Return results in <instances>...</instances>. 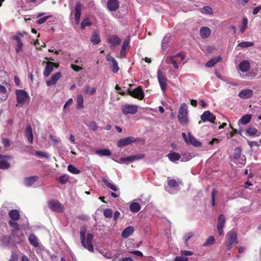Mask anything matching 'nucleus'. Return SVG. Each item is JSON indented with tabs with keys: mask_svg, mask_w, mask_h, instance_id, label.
<instances>
[{
	"mask_svg": "<svg viewBox=\"0 0 261 261\" xmlns=\"http://www.w3.org/2000/svg\"><path fill=\"white\" fill-rule=\"evenodd\" d=\"M140 139L134 137L129 136L119 140L117 142V145L118 147H122L130 145L133 143L139 142Z\"/></svg>",
	"mask_w": 261,
	"mask_h": 261,
	"instance_id": "obj_5",
	"label": "nucleus"
},
{
	"mask_svg": "<svg viewBox=\"0 0 261 261\" xmlns=\"http://www.w3.org/2000/svg\"><path fill=\"white\" fill-rule=\"evenodd\" d=\"M13 38H14V39L16 40L17 43V45L16 48V51L17 53H19L22 49L23 43H22V41H21L20 38L19 36H15Z\"/></svg>",
	"mask_w": 261,
	"mask_h": 261,
	"instance_id": "obj_37",
	"label": "nucleus"
},
{
	"mask_svg": "<svg viewBox=\"0 0 261 261\" xmlns=\"http://www.w3.org/2000/svg\"><path fill=\"white\" fill-rule=\"evenodd\" d=\"M248 24V19L247 18H244L242 20V26L240 28V32L242 33H243L245 32V30Z\"/></svg>",
	"mask_w": 261,
	"mask_h": 261,
	"instance_id": "obj_50",
	"label": "nucleus"
},
{
	"mask_svg": "<svg viewBox=\"0 0 261 261\" xmlns=\"http://www.w3.org/2000/svg\"><path fill=\"white\" fill-rule=\"evenodd\" d=\"M251 118L252 116L250 114L245 115L239 120V123H241L243 125L246 124L250 121Z\"/></svg>",
	"mask_w": 261,
	"mask_h": 261,
	"instance_id": "obj_35",
	"label": "nucleus"
},
{
	"mask_svg": "<svg viewBox=\"0 0 261 261\" xmlns=\"http://www.w3.org/2000/svg\"><path fill=\"white\" fill-rule=\"evenodd\" d=\"M250 66V64L247 60L242 61L239 65L240 70L243 72H247L249 69Z\"/></svg>",
	"mask_w": 261,
	"mask_h": 261,
	"instance_id": "obj_25",
	"label": "nucleus"
},
{
	"mask_svg": "<svg viewBox=\"0 0 261 261\" xmlns=\"http://www.w3.org/2000/svg\"><path fill=\"white\" fill-rule=\"evenodd\" d=\"M38 177L36 176H30L24 179V183L28 187H31L37 180Z\"/></svg>",
	"mask_w": 261,
	"mask_h": 261,
	"instance_id": "obj_32",
	"label": "nucleus"
},
{
	"mask_svg": "<svg viewBox=\"0 0 261 261\" xmlns=\"http://www.w3.org/2000/svg\"><path fill=\"white\" fill-rule=\"evenodd\" d=\"M95 153L100 156H110L111 155V152L108 149H99L96 150Z\"/></svg>",
	"mask_w": 261,
	"mask_h": 261,
	"instance_id": "obj_36",
	"label": "nucleus"
},
{
	"mask_svg": "<svg viewBox=\"0 0 261 261\" xmlns=\"http://www.w3.org/2000/svg\"><path fill=\"white\" fill-rule=\"evenodd\" d=\"M193 236V233L192 232H190L184 236L183 240L186 246H188V241Z\"/></svg>",
	"mask_w": 261,
	"mask_h": 261,
	"instance_id": "obj_47",
	"label": "nucleus"
},
{
	"mask_svg": "<svg viewBox=\"0 0 261 261\" xmlns=\"http://www.w3.org/2000/svg\"><path fill=\"white\" fill-rule=\"evenodd\" d=\"M92 22L89 20V18H85L83 20L81 24V28L82 29H84L86 27L91 26Z\"/></svg>",
	"mask_w": 261,
	"mask_h": 261,
	"instance_id": "obj_44",
	"label": "nucleus"
},
{
	"mask_svg": "<svg viewBox=\"0 0 261 261\" xmlns=\"http://www.w3.org/2000/svg\"><path fill=\"white\" fill-rule=\"evenodd\" d=\"M18 259V256L15 252H12L9 261H17Z\"/></svg>",
	"mask_w": 261,
	"mask_h": 261,
	"instance_id": "obj_64",
	"label": "nucleus"
},
{
	"mask_svg": "<svg viewBox=\"0 0 261 261\" xmlns=\"http://www.w3.org/2000/svg\"><path fill=\"white\" fill-rule=\"evenodd\" d=\"M112 66H111V70L113 73H117L119 68L118 67V63L116 61H114V62L112 63Z\"/></svg>",
	"mask_w": 261,
	"mask_h": 261,
	"instance_id": "obj_54",
	"label": "nucleus"
},
{
	"mask_svg": "<svg viewBox=\"0 0 261 261\" xmlns=\"http://www.w3.org/2000/svg\"><path fill=\"white\" fill-rule=\"evenodd\" d=\"M108 42L111 44V46H115L120 44L121 40L117 35H113L108 38Z\"/></svg>",
	"mask_w": 261,
	"mask_h": 261,
	"instance_id": "obj_19",
	"label": "nucleus"
},
{
	"mask_svg": "<svg viewBox=\"0 0 261 261\" xmlns=\"http://www.w3.org/2000/svg\"><path fill=\"white\" fill-rule=\"evenodd\" d=\"M9 225L13 228V230H17L20 229L18 223L13 220H10L9 221Z\"/></svg>",
	"mask_w": 261,
	"mask_h": 261,
	"instance_id": "obj_46",
	"label": "nucleus"
},
{
	"mask_svg": "<svg viewBox=\"0 0 261 261\" xmlns=\"http://www.w3.org/2000/svg\"><path fill=\"white\" fill-rule=\"evenodd\" d=\"M134 231V228L132 226H129L126 227L122 232V237L125 239L127 238L133 233Z\"/></svg>",
	"mask_w": 261,
	"mask_h": 261,
	"instance_id": "obj_23",
	"label": "nucleus"
},
{
	"mask_svg": "<svg viewBox=\"0 0 261 261\" xmlns=\"http://www.w3.org/2000/svg\"><path fill=\"white\" fill-rule=\"evenodd\" d=\"M225 223L226 219L225 216L223 214H220L219 216L217 225V228L219 236L223 234V228L225 226Z\"/></svg>",
	"mask_w": 261,
	"mask_h": 261,
	"instance_id": "obj_11",
	"label": "nucleus"
},
{
	"mask_svg": "<svg viewBox=\"0 0 261 261\" xmlns=\"http://www.w3.org/2000/svg\"><path fill=\"white\" fill-rule=\"evenodd\" d=\"M119 4L118 0H109L107 3V8L110 11H115L119 8Z\"/></svg>",
	"mask_w": 261,
	"mask_h": 261,
	"instance_id": "obj_16",
	"label": "nucleus"
},
{
	"mask_svg": "<svg viewBox=\"0 0 261 261\" xmlns=\"http://www.w3.org/2000/svg\"><path fill=\"white\" fill-rule=\"evenodd\" d=\"M29 241L30 244L35 247H37L39 246L38 241L36 237V236L31 233L29 237Z\"/></svg>",
	"mask_w": 261,
	"mask_h": 261,
	"instance_id": "obj_34",
	"label": "nucleus"
},
{
	"mask_svg": "<svg viewBox=\"0 0 261 261\" xmlns=\"http://www.w3.org/2000/svg\"><path fill=\"white\" fill-rule=\"evenodd\" d=\"M133 162V160L132 158V155L125 157V158H121L120 159L119 161H118L119 163L122 164V163H126L128 164L129 163H132Z\"/></svg>",
	"mask_w": 261,
	"mask_h": 261,
	"instance_id": "obj_41",
	"label": "nucleus"
},
{
	"mask_svg": "<svg viewBox=\"0 0 261 261\" xmlns=\"http://www.w3.org/2000/svg\"><path fill=\"white\" fill-rule=\"evenodd\" d=\"M48 206L54 212H62L64 209L62 203L55 200H50L48 202Z\"/></svg>",
	"mask_w": 261,
	"mask_h": 261,
	"instance_id": "obj_8",
	"label": "nucleus"
},
{
	"mask_svg": "<svg viewBox=\"0 0 261 261\" xmlns=\"http://www.w3.org/2000/svg\"><path fill=\"white\" fill-rule=\"evenodd\" d=\"M83 247L90 252H93L94 251V248L92 243V241L86 240V243L85 242V246Z\"/></svg>",
	"mask_w": 261,
	"mask_h": 261,
	"instance_id": "obj_49",
	"label": "nucleus"
},
{
	"mask_svg": "<svg viewBox=\"0 0 261 261\" xmlns=\"http://www.w3.org/2000/svg\"><path fill=\"white\" fill-rule=\"evenodd\" d=\"M233 158L235 162L238 164L244 165L246 163V158L242 154V149L241 147H237L234 149Z\"/></svg>",
	"mask_w": 261,
	"mask_h": 261,
	"instance_id": "obj_7",
	"label": "nucleus"
},
{
	"mask_svg": "<svg viewBox=\"0 0 261 261\" xmlns=\"http://www.w3.org/2000/svg\"><path fill=\"white\" fill-rule=\"evenodd\" d=\"M258 74V70L257 69H252L249 73L248 75L254 77Z\"/></svg>",
	"mask_w": 261,
	"mask_h": 261,
	"instance_id": "obj_61",
	"label": "nucleus"
},
{
	"mask_svg": "<svg viewBox=\"0 0 261 261\" xmlns=\"http://www.w3.org/2000/svg\"><path fill=\"white\" fill-rule=\"evenodd\" d=\"M167 156L169 160L171 162H175L176 161L179 160L180 159V155L179 153L174 151L169 153L167 155Z\"/></svg>",
	"mask_w": 261,
	"mask_h": 261,
	"instance_id": "obj_31",
	"label": "nucleus"
},
{
	"mask_svg": "<svg viewBox=\"0 0 261 261\" xmlns=\"http://www.w3.org/2000/svg\"><path fill=\"white\" fill-rule=\"evenodd\" d=\"M199 33L201 38H207L211 35V30L207 27H202L200 29Z\"/></svg>",
	"mask_w": 261,
	"mask_h": 261,
	"instance_id": "obj_20",
	"label": "nucleus"
},
{
	"mask_svg": "<svg viewBox=\"0 0 261 261\" xmlns=\"http://www.w3.org/2000/svg\"><path fill=\"white\" fill-rule=\"evenodd\" d=\"M157 77L161 88L163 92H165L167 89V77L164 75L161 70H158L157 72Z\"/></svg>",
	"mask_w": 261,
	"mask_h": 261,
	"instance_id": "obj_10",
	"label": "nucleus"
},
{
	"mask_svg": "<svg viewBox=\"0 0 261 261\" xmlns=\"http://www.w3.org/2000/svg\"><path fill=\"white\" fill-rule=\"evenodd\" d=\"M138 106L133 105L125 104L122 106L121 110L124 115L135 114L138 111Z\"/></svg>",
	"mask_w": 261,
	"mask_h": 261,
	"instance_id": "obj_9",
	"label": "nucleus"
},
{
	"mask_svg": "<svg viewBox=\"0 0 261 261\" xmlns=\"http://www.w3.org/2000/svg\"><path fill=\"white\" fill-rule=\"evenodd\" d=\"M84 97L82 94H78L76 98V109H83L84 107Z\"/></svg>",
	"mask_w": 261,
	"mask_h": 261,
	"instance_id": "obj_30",
	"label": "nucleus"
},
{
	"mask_svg": "<svg viewBox=\"0 0 261 261\" xmlns=\"http://www.w3.org/2000/svg\"><path fill=\"white\" fill-rule=\"evenodd\" d=\"M130 42V36H127L125 37L122 46V48L127 49Z\"/></svg>",
	"mask_w": 261,
	"mask_h": 261,
	"instance_id": "obj_55",
	"label": "nucleus"
},
{
	"mask_svg": "<svg viewBox=\"0 0 261 261\" xmlns=\"http://www.w3.org/2000/svg\"><path fill=\"white\" fill-rule=\"evenodd\" d=\"M102 181L103 184L110 189L113 191L117 192L118 191V188L114 184L109 181L108 179L103 177L102 178Z\"/></svg>",
	"mask_w": 261,
	"mask_h": 261,
	"instance_id": "obj_28",
	"label": "nucleus"
},
{
	"mask_svg": "<svg viewBox=\"0 0 261 261\" xmlns=\"http://www.w3.org/2000/svg\"><path fill=\"white\" fill-rule=\"evenodd\" d=\"M228 242L226 244V247L227 250H230L232 248V246L234 244H237L238 243L237 240V233L233 230L229 231L226 236Z\"/></svg>",
	"mask_w": 261,
	"mask_h": 261,
	"instance_id": "obj_4",
	"label": "nucleus"
},
{
	"mask_svg": "<svg viewBox=\"0 0 261 261\" xmlns=\"http://www.w3.org/2000/svg\"><path fill=\"white\" fill-rule=\"evenodd\" d=\"M177 118L179 122L181 124H187L188 122V109L187 106L185 103L181 104L179 110Z\"/></svg>",
	"mask_w": 261,
	"mask_h": 261,
	"instance_id": "obj_3",
	"label": "nucleus"
},
{
	"mask_svg": "<svg viewBox=\"0 0 261 261\" xmlns=\"http://www.w3.org/2000/svg\"><path fill=\"white\" fill-rule=\"evenodd\" d=\"M246 131L249 136L255 135L257 132V129L253 126H249Z\"/></svg>",
	"mask_w": 261,
	"mask_h": 261,
	"instance_id": "obj_42",
	"label": "nucleus"
},
{
	"mask_svg": "<svg viewBox=\"0 0 261 261\" xmlns=\"http://www.w3.org/2000/svg\"><path fill=\"white\" fill-rule=\"evenodd\" d=\"M129 252L138 256L142 257L143 256L142 252L139 250L129 251Z\"/></svg>",
	"mask_w": 261,
	"mask_h": 261,
	"instance_id": "obj_62",
	"label": "nucleus"
},
{
	"mask_svg": "<svg viewBox=\"0 0 261 261\" xmlns=\"http://www.w3.org/2000/svg\"><path fill=\"white\" fill-rule=\"evenodd\" d=\"M9 216L11 220L16 221L20 218L19 212L17 210H12L9 212Z\"/></svg>",
	"mask_w": 261,
	"mask_h": 261,
	"instance_id": "obj_26",
	"label": "nucleus"
},
{
	"mask_svg": "<svg viewBox=\"0 0 261 261\" xmlns=\"http://www.w3.org/2000/svg\"><path fill=\"white\" fill-rule=\"evenodd\" d=\"M167 184L170 187L172 188L176 187L178 186L177 182L174 179H168Z\"/></svg>",
	"mask_w": 261,
	"mask_h": 261,
	"instance_id": "obj_56",
	"label": "nucleus"
},
{
	"mask_svg": "<svg viewBox=\"0 0 261 261\" xmlns=\"http://www.w3.org/2000/svg\"><path fill=\"white\" fill-rule=\"evenodd\" d=\"M85 93L87 94L93 95L96 91L95 88H91L89 85H86L85 86Z\"/></svg>",
	"mask_w": 261,
	"mask_h": 261,
	"instance_id": "obj_40",
	"label": "nucleus"
},
{
	"mask_svg": "<svg viewBox=\"0 0 261 261\" xmlns=\"http://www.w3.org/2000/svg\"><path fill=\"white\" fill-rule=\"evenodd\" d=\"M129 210L133 213H137L141 210V205L137 202H133L129 205Z\"/></svg>",
	"mask_w": 261,
	"mask_h": 261,
	"instance_id": "obj_33",
	"label": "nucleus"
},
{
	"mask_svg": "<svg viewBox=\"0 0 261 261\" xmlns=\"http://www.w3.org/2000/svg\"><path fill=\"white\" fill-rule=\"evenodd\" d=\"M185 55L179 53L174 56L167 57L165 61L167 64L171 63L175 69H178V64L185 59Z\"/></svg>",
	"mask_w": 261,
	"mask_h": 261,
	"instance_id": "obj_2",
	"label": "nucleus"
},
{
	"mask_svg": "<svg viewBox=\"0 0 261 261\" xmlns=\"http://www.w3.org/2000/svg\"><path fill=\"white\" fill-rule=\"evenodd\" d=\"M253 95V91L250 89H244L242 90L238 94V96L242 99H248Z\"/></svg>",
	"mask_w": 261,
	"mask_h": 261,
	"instance_id": "obj_14",
	"label": "nucleus"
},
{
	"mask_svg": "<svg viewBox=\"0 0 261 261\" xmlns=\"http://www.w3.org/2000/svg\"><path fill=\"white\" fill-rule=\"evenodd\" d=\"M132 156L133 162H134L135 160H139L144 159L145 157V154H136V155H132Z\"/></svg>",
	"mask_w": 261,
	"mask_h": 261,
	"instance_id": "obj_59",
	"label": "nucleus"
},
{
	"mask_svg": "<svg viewBox=\"0 0 261 261\" xmlns=\"http://www.w3.org/2000/svg\"><path fill=\"white\" fill-rule=\"evenodd\" d=\"M200 118L203 122L210 121L212 123H214L216 119L215 116L209 111H205L201 115Z\"/></svg>",
	"mask_w": 261,
	"mask_h": 261,
	"instance_id": "obj_13",
	"label": "nucleus"
},
{
	"mask_svg": "<svg viewBox=\"0 0 261 261\" xmlns=\"http://www.w3.org/2000/svg\"><path fill=\"white\" fill-rule=\"evenodd\" d=\"M127 91L130 96L135 98H137L139 100H142L144 98V92L141 86L138 87L133 90H132L130 89H128Z\"/></svg>",
	"mask_w": 261,
	"mask_h": 261,
	"instance_id": "obj_6",
	"label": "nucleus"
},
{
	"mask_svg": "<svg viewBox=\"0 0 261 261\" xmlns=\"http://www.w3.org/2000/svg\"><path fill=\"white\" fill-rule=\"evenodd\" d=\"M25 132L29 142L30 144H32L33 142V135L32 133V128L30 124L27 125L25 129Z\"/></svg>",
	"mask_w": 261,
	"mask_h": 261,
	"instance_id": "obj_24",
	"label": "nucleus"
},
{
	"mask_svg": "<svg viewBox=\"0 0 261 261\" xmlns=\"http://www.w3.org/2000/svg\"><path fill=\"white\" fill-rule=\"evenodd\" d=\"M17 104L16 106L22 107L30 99L28 93L22 89H18L15 91Z\"/></svg>",
	"mask_w": 261,
	"mask_h": 261,
	"instance_id": "obj_1",
	"label": "nucleus"
},
{
	"mask_svg": "<svg viewBox=\"0 0 261 261\" xmlns=\"http://www.w3.org/2000/svg\"><path fill=\"white\" fill-rule=\"evenodd\" d=\"M175 261H188V258L187 257L176 256L174 258Z\"/></svg>",
	"mask_w": 261,
	"mask_h": 261,
	"instance_id": "obj_63",
	"label": "nucleus"
},
{
	"mask_svg": "<svg viewBox=\"0 0 261 261\" xmlns=\"http://www.w3.org/2000/svg\"><path fill=\"white\" fill-rule=\"evenodd\" d=\"M51 17V15L46 16L44 17H43L42 18H39L38 20H37L36 23L38 24H41L45 22L48 19L50 18Z\"/></svg>",
	"mask_w": 261,
	"mask_h": 261,
	"instance_id": "obj_57",
	"label": "nucleus"
},
{
	"mask_svg": "<svg viewBox=\"0 0 261 261\" xmlns=\"http://www.w3.org/2000/svg\"><path fill=\"white\" fill-rule=\"evenodd\" d=\"M46 63V66L45 69L43 71V75L45 77H47L50 75L51 72L53 71L54 68L51 64H54L53 62L48 61L45 62V61L43 62V64Z\"/></svg>",
	"mask_w": 261,
	"mask_h": 261,
	"instance_id": "obj_17",
	"label": "nucleus"
},
{
	"mask_svg": "<svg viewBox=\"0 0 261 261\" xmlns=\"http://www.w3.org/2000/svg\"><path fill=\"white\" fill-rule=\"evenodd\" d=\"M189 140L188 144H191L195 147H200L202 145L201 143L197 140L191 133H188Z\"/></svg>",
	"mask_w": 261,
	"mask_h": 261,
	"instance_id": "obj_21",
	"label": "nucleus"
},
{
	"mask_svg": "<svg viewBox=\"0 0 261 261\" xmlns=\"http://www.w3.org/2000/svg\"><path fill=\"white\" fill-rule=\"evenodd\" d=\"M253 45V43L251 42L243 41L238 44V46L245 48L250 47Z\"/></svg>",
	"mask_w": 261,
	"mask_h": 261,
	"instance_id": "obj_51",
	"label": "nucleus"
},
{
	"mask_svg": "<svg viewBox=\"0 0 261 261\" xmlns=\"http://www.w3.org/2000/svg\"><path fill=\"white\" fill-rule=\"evenodd\" d=\"M82 4L79 2L77 3L75 6V21L76 24H78L80 22V17L81 15Z\"/></svg>",
	"mask_w": 261,
	"mask_h": 261,
	"instance_id": "obj_15",
	"label": "nucleus"
},
{
	"mask_svg": "<svg viewBox=\"0 0 261 261\" xmlns=\"http://www.w3.org/2000/svg\"><path fill=\"white\" fill-rule=\"evenodd\" d=\"M202 13L212 15L213 13L212 9L209 6L203 7L201 10Z\"/></svg>",
	"mask_w": 261,
	"mask_h": 261,
	"instance_id": "obj_45",
	"label": "nucleus"
},
{
	"mask_svg": "<svg viewBox=\"0 0 261 261\" xmlns=\"http://www.w3.org/2000/svg\"><path fill=\"white\" fill-rule=\"evenodd\" d=\"M49 138L54 145H57L59 143V140L56 139L53 135H50Z\"/></svg>",
	"mask_w": 261,
	"mask_h": 261,
	"instance_id": "obj_60",
	"label": "nucleus"
},
{
	"mask_svg": "<svg viewBox=\"0 0 261 261\" xmlns=\"http://www.w3.org/2000/svg\"><path fill=\"white\" fill-rule=\"evenodd\" d=\"M12 236L14 241L16 243H20L24 241L25 237L22 231L20 229L17 230H12Z\"/></svg>",
	"mask_w": 261,
	"mask_h": 261,
	"instance_id": "obj_12",
	"label": "nucleus"
},
{
	"mask_svg": "<svg viewBox=\"0 0 261 261\" xmlns=\"http://www.w3.org/2000/svg\"><path fill=\"white\" fill-rule=\"evenodd\" d=\"M218 192L217 190L215 188L213 189L211 196H212V206H215V196L217 195Z\"/></svg>",
	"mask_w": 261,
	"mask_h": 261,
	"instance_id": "obj_53",
	"label": "nucleus"
},
{
	"mask_svg": "<svg viewBox=\"0 0 261 261\" xmlns=\"http://www.w3.org/2000/svg\"><path fill=\"white\" fill-rule=\"evenodd\" d=\"M222 60V58L219 56L218 57H214L210 59L206 64V67H211L214 66L219 61Z\"/></svg>",
	"mask_w": 261,
	"mask_h": 261,
	"instance_id": "obj_29",
	"label": "nucleus"
},
{
	"mask_svg": "<svg viewBox=\"0 0 261 261\" xmlns=\"http://www.w3.org/2000/svg\"><path fill=\"white\" fill-rule=\"evenodd\" d=\"M8 156L0 154V169H6L10 167V164L6 161L3 160L5 159H8Z\"/></svg>",
	"mask_w": 261,
	"mask_h": 261,
	"instance_id": "obj_22",
	"label": "nucleus"
},
{
	"mask_svg": "<svg viewBox=\"0 0 261 261\" xmlns=\"http://www.w3.org/2000/svg\"><path fill=\"white\" fill-rule=\"evenodd\" d=\"M68 177L66 175H63L61 176L59 178V180L62 184H65L68 181Z\"/></svg>",
	"mask_w": 261,
	"mask_h": 261,
	"instance_id": "obj_58",
	"label": "nucleus"
},
{
	"mask_svg": "<svg viewBox=\"0 0 261 261\" xmlns=\"http://www.w3.org/2000/svg\"><path fill=\"white\" fill-rule=\"evenodd\" d=\"M103 215L106 218H111L113 216V211L111 208H106L103 211Z\"/></svg>",
	"mask_w": 261,
	"mask_h": 261,
	"instance_id": "obj_52",
	"label": "nucleus"
},
{
	"mask_svg": "<svg viewBox=\"0 0 261 261\" xmlns=\"http://www.w3.org/2000/svg\"><path fill=\"white\" fill-rule=\"evenodd\" d=\"M90 41L94 45H97L100 42L99 35L97 32L94 31L91 37Z\"/></svg>",
	"mask_w": 261,
	"mask_h": 261,
	"instance_id": "obj_27",
	"label": "nucleus"
},
{
	"mask_svg": "<svg viewBox=\"0 0 261 261\" xmlns=\"http://www.w3.org/2000/svg\"><path fill=\"white\" fill-rule=\"evenodd\" d=\"M35 155L37 156L41 157L43 158L48 159L49 156L44 151H36L35 152Z\"/></svg>",
	"mask_w": 261,
	"mask_h": 261,
	"instance_id": "obj_48",
	"label": "nucleus"
},
{
	"mask_svg": "<svg viewBox=\"0 0 261 261\" xmlns=\"http://www.w3.org/2000/svg\"><path fill=\"white\" fill-rule=\"evenodd\" d=\"M215 239L213 236L209 237L205 242L203 244V246L207 247L214 245L215 243Z\"/></svg>",
	"mask_w": 261,
	"mask_h": 261,
	"instance_id": "obj_39",
	"label": "nucleus"
},
{
	"mask_svg": "<svg viewBox=\"0 0 261 261\" xmlns=\"http://www.w3.org/2000/svg\"><path fill=\"white\" fill-rule=\"evenodd\" d=\"M68 170L71 173L77 174L80 173L81 171L72 165H69L67 167Z\"/></svg>",
	"mask_w": 261,
	"mask_h": 261,
	"instance_id": "obj_43",
	"label": "nucleus"
},
{
	"mask_svg": "<svg viewBox=\"0 0 261 261\" xmlns=\"http://www.w3.org/2000/svg\"><path fill=\"white\" fill-rule=\"evenodd\" d=\"M85 233L86 228L85 227H82L80 230V239L83 246L85 245Z\"/></svg>",
	"mask_w": 261,
	"mask_h": 261,
	"instance_id": "obj_38",
	"label": "nucleus"
},
{
	"mask_svg": "<svg viewBox=\"0 0 261 261\" xmlns=\"http://www.w3.org/2000/svg\"><path fill=\"white\" fill-rule=\"evenodd\" d=\"M61 73L60 72H58L55 74H53L51 77V79L46 82L47 86L55 85L57 81L61 78Z\"/></svg>",
	"mask_w": 261,
	"mask_h": 261,
	"instance_id": "obj_18",
	"label": "nucleus"
}]
</instances>
